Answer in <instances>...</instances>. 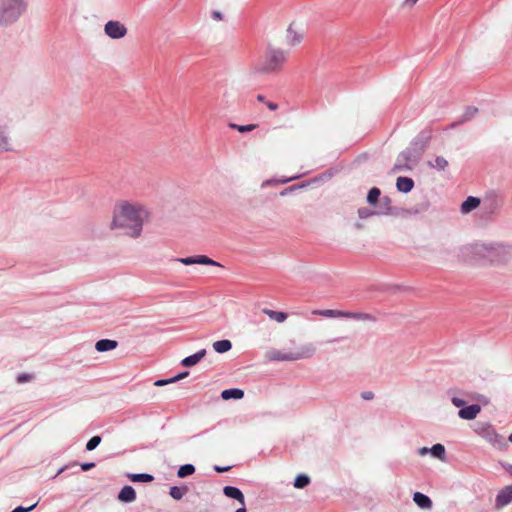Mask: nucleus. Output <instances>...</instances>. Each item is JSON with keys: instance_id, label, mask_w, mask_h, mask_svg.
I'll list each match as a JSON object with an SVG mask.
<instances>
[{"instance_id": "4468645a", "label": "nucleus", "mask_w": 512, "mask_h": 512, "mask_svg": "<svg viewBox=\"0 0 512 512\" xmlns=\"http://www.w3.org/2000/svg\"><path fill=\"white\" fill-rule=\"evenodd\" d=\"M342 318L354 319L357 321L375 322L376 317L369 313L343 311Z\"/></svg>"}, {"instance_id": "6e6552de", "label": "nucleus", "mask_w": 512, "mask_h": 512, "mask_svg": "<svg viewBox=\"0 0 512 512\" xmlns=\"http://www.w3.org/2000/svg\"><path fill=\"white\" fill-rule=\"evenodd\" d=\"M105 34L111 39H121L127 34V28L119 21H108L104 26Z\"/></svg>"}, {"instance_id": "c03bdc74", "label": "nucleus", "mask_w": 512, "mask_h": 512, "mask_svg": "<svg viewBox=\"0 0 512 512\" xmlns=\"http://www.w3.org/2000/svg\"><path fill=\"white\" fill-rule=\"evenodd\" d=\"M230 469V466H225V467H222V466H218V465H215L214 466V470L218 473H222V472H226Z\"/></svg>"}, {"instance_id": "58836bf2", "label": "nucleus", "mask_w": 512, "mask_h": 512, "mask_svg": "<svg viewBox=\"0 0 512 512\" xmlns=\"http://www.w3.org/2000/svg\"><path fill=\"white\" fill-rule=\"evenodd\" d=\"M36 505L37 504L35 503V504H33V505H31V506H29L27 508H24L22 506H18L14 510H12L11 512H30V511H32L36 507Z\"/></svg>"}, {"instance_id": "f704fd0d", "label": "nucleus", "mask_w": 512, "mask_h": 512, "mask_svg": "<svg viewBox=\"0 0 512 512\" xmlns=\"http://www.w3.org/2000/svg\"><path fill=\"white\" fill-rule=\"evenodd\" d=\"M170 496L176 500H180L183 495H184V492L182 491L181 488L177 487V486H173L170 488V492H169Z\"/></svg>"}, {"instance_id": "dca6fc26", "label": "nucleus", "mask_w": 512, "mask_h": 512, "mask_svg": "<svg viewBox=\"0 0 512 512\" xmlns=\"http://www.w3.org/2000/svg\"><path fill=\"white\" fill-rule=\"evenodd\" d=\"M303 39V32L297 31L295 24L292 23L287 29V41L291 45H297Z\"/></svg>"}, {"instance_id": "5fc2aeb1", "label": "nucleus", "mask_w": 512, "mask_h": 512, "mask_svg": "<svg viewBox=\"0 0 512 512\" xmlns=\"http://www.w3.org/2000/svg\"><path fill=\"white\" fill-rule=\"evenodd\" d=\"M506 470L512 475V465H508Z\"/></svg>"}, {"instance_id": "e433bc0d", "label": "nucleus", "mask_w": 512, "mask_h": 512, "mask_svg": "<svg viewBox=\"0 0 512 512\" xmlns=\"http://www.w3.org/2000/svg\"><path fill=\"white\" fill-rule=\"evenodd\" d=\"M32 375L30 374H26V373H22V374H19L17 376V382L18 383H25V382H28L32 379Z\"/></svg>"}, {"instance_id": "09e8293b", "label": "nucleus", "mask_w": 512, "mask_h": 512, "mask_svg": "<svg viewBox=\"0 0 512 512\" xmlns=\"http://www.w3.org/2000/svg\"><path fill=\"white\" fill-rule=\"evenodd\" d=\"M272 182H273L272 180H266V181H264V182L262 183V187H266V186H268V185H271V184H272Z\"/></svg>"}, {"instance_id": "2f4dec72", "label": "nucleus", "mask_w": 512, "mask_h": 512, "mask_svg": "<svg viewBox=\"0 0 512 512\" xmlns=\"http://www.w3.org/2000/svg\"><path fill=\"white\" fill-rule=\"evenodd\" d=\"M310 483V478L305 474L298 475L294 480V487L302 489Z\"/></svg>"}, {"instance_id": "2eb2a0df", "label": "nucleus", "mask_w": 512, "mask_h": 512, "mask_svg": "<svg viewBox=\"0 0 512 512\" xmlns=\"http://www.w3.org/2000/svg\"><path fill=\"white\" fill-rule=\"evenodd\" d=\"M136 499V492L132 486L126 485L124 486L119 494H118V500L123 503H131L135 501Z\"/></svg>"}, {"instance_id": "0eeeda50", "label": "nucleus", "mask_w": 512, "mask_h": 512, "mask_svg": "<svg viewBox=\"0 0 512 512\" xmlns=\"http://www.w3.org/2000/svg\"><path fill=\"white\" fill-rule=\"evenodd\" d=\"M473 431L498 449H503L506 446L504 438L488 422L475 423Z\"/></svg>"}, {"instance_id": "9b49d317", "label": "nucleus", "mask_w": 512, "mask_h": 512, "mask_svg": "<svg viewBox=\"0 0 512 512\" xmlns=\"http://www.w3.org/2000/svg\"><path fill=\"white\" fill-rule=\"evenodd\" d=\"M512 502V484L501 489L495 500V507L497 509H502L503 507L509 505Z\"/></svg>"}, {"instance_id": "c85d7f7f", "label": "nucleus", "mask_w": 512, "mask_h": 512, "mask_svg": "<svg viewBox=\"0 0 512 512\" xmlns=\"http://www.w3.org/2000/svg\"><path fill=\"white\" fill-rule=\"evenodd\" d=\"M128 478L133 482H151L154 479L147 473L128 474Z\"/></svg>"}, {"instance_id": "4c0bfd02", "label": "nucleus", "mask_w": 512, "mask_h": 512, "mask_svg": "<svg viewBox=\"0 0 512 512\" xmlns=\"http://www.w3.org/2000/svg\"><path fill=\"white\" fill-rule=\"evenodd\" d=\"M451 401H452L453 405L456 407L463 408L464 405L466 404L465 400H463L462 398L456 397V396L452 397Z\"/></svg>"}, {"instance_id": "6ab92c4d", "label": "nucleus", "mask_w": 512, "mask_h": 512, "mask_svg": "<svg viewBox=\"0 0 512 512\" xmlns=\"http://www.w3.org/2000/svg\"><path fill=\"white\" fill-rule=\"evenodd\" d=\"M413 501L422 509H431L432 508L431 499L427 495H425L421 492L414 493Z\"/></svg>"}, {"instance_id": "20e7f679", "label": "nucleus", "mask_w": 512, "mask_h": 512, "mask_svg": "<svg viewBox=\"0 0 512 512\" xmlns=\"http://www.w3.org/2000/svg\"><path fill=\"white\" fill-rule=\"evenodd\" d=\"M424 150V144L415 140L411 145L402 151L395 162L394 171L401 172L412 170L420 160Z\"/></svg>"}, {"instance_id": "79ce46f5", "label": "nucleus", "mask_w": 512, "mask_h": 512, "mask_svg": "<svg viewBox=\"0 0 512 512\" xmlns=\"http://www.w3.org/2000/svg\"><path fill=\"white\" fill-rule=\"evenodd\" d=\"M93 467H95V463H93V462L81 464V469L83 471H88V470L92 469Z\"/></svg>"}, {"instance_id": "a211bd4d", "label": "nucleus", "mask_w": 512, "mask_h": 512, "mask_svg": "<svg viewBox=\"0 0 512 512\" xmlns=\"http://www.w3.org/2000/svg\"><path fill=\"white\" fill-rule=\"evenodd\" d=\"M118 346V342L111 339H101L96 342L95 349L98 352H107L114 350Z\"/></svg>"}, {"instance_id": "cd10ccee", "label": "nucleus", "mask_w": 512, "mask_h": 512, "mask_svg": "<svg viewBox=\"0 0 512 512\" xmlns=\"http://www.w3.org/2000/svg\"><path fill=\"white\" fill-rule=\"evenodd\" d=\"M327 318H342L343 311L334 309L317 310L313 312Z\"/></svg>"}, {"instance_id": "c9c22d12", "label": "nucleus", "mask_w": 512, "mask_h": 512, "mask_svg": "<svg viewBox=\"0 0 512 512\" xmlns=\"http://www.w3.org/2000/svg\"><path fill=\"white\" fill-rule=\"evenodd\" d=\"M380 202H381V208L380 209H382L383 211L386 212V214H388L390 209H391V206H390L391 205V200H390V198L385 196V197H383L380 200Z\"/></svg>"}, {"instance_id": "6e6d98bb", "label": "nucleus", "mask_w": 512, "mask_h": 512, "mask_svg": "<svg viewBox=\"0 0 512 512\" xmlns=\"http://www.w3.org/2000/svg\"><path fill=\"white\" fill-rule=\"evenodd\" d=\"M508 440L512 442V433L509 435Z\"/></svg>"}, {"instance_id": "ea45409f", "label": "nucleus", "mask_w": 512, "mask_h": 512, "mask_svg": "<svg viewBox=\"0 0 512 512\" xmlns=\"http://www.w3.org/2000/svg\"><path fill=\"white\" fill-rule=\"evenodd\" d=\"M170 383H173V380L172 378H169V379H159L157 380L154 385L155 386H164L166 384H170Z\"/></svg>"}, {"instance_id": "9d476101", "label": "nucleus", "mask_w": 512, "mask_h": 512, "mask_svg": "<svg viewBox=\"0 0 512 512\" xmlns=\"http://www.w3.org/2000/svg\"><path fill=\"white\" fill-rule=\"evenodd\" d=\"M13 145L8 132L7 123L0 121V153L13 151Z\"/></svg>"}, {"instance_id": "b1692460", "label": "nucleus", "mask_w": 512, "mask_h": 512, "mask_svg": "<svg viewBox=\"0 0 512 512\" xmlns=\"http://www.w3.org/2000/svg\"><path fill=\"white\" fill-rule=\"evenodd\" d=\"M448 165H449L448 161L442 156H437L434 159V161L428 162L429 167L436 169L438 171H444L448 167Z\"/></svg>"}, {"instance_id": "473e14b6", "label": "nucleus", "mask_w": 512, "mask_h": 512, "mask_svg": "<svg viewBox=\"0 0 512 512\" xmlns=\"http://www.w3.org/2000/svg\"><path fill=\"white\" fill-rule=\"evenodd\" d=\"M229 127L237 130L240 133H246V132L253 131L257 127V125L256 124L238 125L235 123H230Z\"/></svg>"}, {"instance_id": "5701e85b", "label": "nucleus", "mask_w": 512, "mask_h": 512, "mask_svg": "<svg viewBox=\"0 0 512 512\" xmlns=\"http://www.w3.org/2000/svg\"><path fill=\"white\" fill-rule=\"evenodd\" d=\"M244 396V391L238 388H231L223 390L221 393V397L224 400H230V399H241Z\"/></svg>"}, {"instance_id": "49530a36", "label": "nucleus", "mask_w": 512, "mask_h": 512, "mask_svg": "<svg viewBox=\"0 0 512 512\" xmlns=\"http://www.w3.org/2000/svg\"><path fill=\"white\" fill-rule=\"evenodd\" d=\"M429 449H430V448H428V447H422V448H420V449L418 450V453H419V455L424 456V455H426V454L430 453V450H429Z\"/></svg>"}, {"instance_id": "1a4fd4ad", "label": "nucleus", "mask_w": 512, "mask_h": 512, "mask_svg": "<svg viewBox=\"0 0 512 512\" xmlns=\"http://www.w3.org/2000/svg\"><path fill=\"white\" fill-rule=\"evenodd\" d=\"M177 261L184 265L202 264V265L220 266V264L218 262L214 261L213 259H211L205 255H196V256L178 258Z\"/></svg>"}, {"instance_id": "a18cd8bd", "label": "nucleus", "mask_w": 512, "mask_h": 512, "mask_svg": "<svg viewBox=\"0 0 512 512\" xmlns=\"http://www.w3.org/2000/svg\"><path fill=\"white\" fill-rule=\"evenodd\" d=\"M265 104L268 107V109H270L271 111H275L278 108V105L271 101L265 102Z\"/></svg>"}, {"instance_id": "aec40b11", "label": "nucleus", "mask_w": 512, "mask_h": 512, "mask_svg": "<svg viewBox=\"0 0 512 512\" xmlns=\"http://www.w3.org/2000/svg\"><path fill=\"white\" fill-rule=\"evenodd\" d=\"M398 191L403 193L410 192L414 187V181L408 177H398L396 181Z\"/></svg>"}, {"instance_id": "37998d69", "label": "nucleus", "mask_w": 512, "mask_h": 512, "mask_svg": "<svg viewBox=\"0 0 512 512\" xmlns=\"http://www.w3.org/2000/svg\"><path fill=\"white\" fill-rule=\"evenodd\" d=\"M187 375H188V372H182V373L172 377L173 383L185 378Z\"/></svg>"}, {"instance_id": "f8f14e48", "label": "nucleus", "mask_w": 512, "mask_h": 512, "mask_svg": "<svg viewBox=\"0 0 512 512\" xmlns=\"http://www.w3.org/2000/svg\"><path fill=\"white\" fill-rule=\"evenodd\" d=\"M481 412V406L478 404H472L467 407H463L458 411V416L464 420H473Z\"/></svg>"}, {"instance_id": "72a5a7b5", "label": "nucleus", "mask_w": 512, "mask_h": 512, "mask_svg": "<svg viewBox=\"0 0 512 512\" xmlns=\"http://www.w3.org/2000/svg\"><path fill=\"white\" fill-rule=\"evenodd\" d=\"M101 443L100 436H93L86 444V449L88 451L94 450Z\"/></svg>"}, {"instance_id": "3c124183", "label": "nucleus", "mask_w": 512, "mask_h": 512, "mask_svg": "<svg viewBox=\"0 0 512 512\" xmlns=\"http://www.w3.org/2000/svg\"><path fill=\"white\" fill-rule=\"evenodd\" d=\"M235 512H247L246 507L241 505V507L238 508Z\"/></svg>"}, {"instance_id": "bb28decb", "label": "nucleus", "mask_w": 512, "mask_h": 512, "mask_svg": "<svg viewBox=\"0 0 512 512\" xmlns=\"http://www.w3.org/2000/svg\"><path fill=\"white\" fill-rule=\"evenodd\" d=\"M429 450H430V454L433 457H435L439 460L445 459L446 451H445V447L442 444H439V443L435 444Z\"/></svg>"}, {"instance_id": "4be33fe9", "label": "nucleus", "mask_w": 512, "mask_h": 512, "mask_svg": "<svg viewBox=\"0 0 512 512\" xmlns=\"http://www.w3.org/2000/svg\"><path fill=\"white\" fill-rule=\"evenodd\" d=\"M262 312L266 314L270 319L278 323H283L288 317V315L285 312L274 311L268 308H264Z\"/></svg>"}, {"instance_id": "f03ea898", "label": "nucleus", "mask_w": 512, "mask_h": 512, "mask_svg": "<svg viewBox=\"0 0 512 512\" xmlns=\"http://www.w3.org/2000/svg\"><path fill=\"white\" fill-rule=\"evenodd\" d=\"M27 8V0H0V27H7L17 22Z\"/></svg>"}, {"instance_id": "f257e3e1", "label": "nucleus", "mask_w": 512, "mask_h": 512, "mask_svg": "<svg viewBox=\"0 0 512 512\" xmlns=\"http://www.w3.org/2000/svg\"><path fill=\"white\" fill-rule=\"evenodd\" d=\"M149 216L150 213L144 205L121 202L113 211L110 228L123 229L127 236L138 238L141 236L144 222L148 220Z\"/></svg>"}, {"instance_id": "603ef678", "label": "nucleus", "mask_w": 512, "mask_h": 512, "mask_svg": "<svg viewBox=\"0 0 512 512\" xmlns=\"http://www.w3.org/2000/svg\"><path fill=\"white\" fill-rule=\"evenodd\" d=\"M297 178H298V176L290 177L289 179H286V180H284L282 182L286 183V182L292 181V180L297 179Z\"/></svg>"}, {"instance_id": "f3484780", "label": "nucleus", "mask_w": 512, "mask_h": 512, "mask_svg": "<svg viewBox=\"0 0 512 512\" xmlns=\"http://www.w3.org/2000/svg\"><path fill=\"white\" fill-rule=\"evenodd\" d=\"M206 355V350L202 349L193 355L187 356L181 361V365L184 367H192L199 363V361Z\"/></svg>"}, {"instance_id": "c756f323", "label": "nucleus", "mask_w": 512, "mask_h": 512, "mask_svg": "<svg viewBox=\"0 0 512 512\" xmlns=\"http://www.w3.org/2000/svg\"><path fill=\"white\" fill-rule=\"evenodd\" d=\"M380 194H381V191L379 188H377V187L371 188L367 195V202L370 205H375L377 203V201L379 200Z\"/></svg>"}, {"instance_id": "39448f33", "label": "nucleus", "mask_w": 512, "mask_h": 512, "mask_svg": "<svg viewBox=\"0 0 512 512\" xmlns=\"http://www.w3.org/2000/svg\"><path fill=\"white\" fill-rule=\"evenodd\" d=\"M315 347L313 344L308 343L299 346L295 351L284 352L277 349L267 351L266 358L270 361H297L301 359L311 358L315 354Z\"/></svg>"}, {"instance_id": "de8ad7c7", "label": "nucleus", "mask_w": 512, "mask_h": 512, "mask_svg": "<svg viewBox=\"0 0 512 512\" xmlns=\"http://www.w3.org/2000/svg\"><path fill=\"white\" fill-rule=\"evenodd\" d=\"M362 397L365 399V400H370L373 398V393L372 392H364L362 394Z\"/></svg>"}, {"instance_id": "a19ab883", "label": "nucleus", "mask_w": 512, "mask_h": 512, "mask_svg": "<svg viewBox=\"0 0 512 512\" xmlns=\"http://www.w3.org/2000/svg\"><path fill=\"white\" fill-rule=\"evenodd\" d=\"M211 17L215 20V21H222L223 20V14L220 12V11H212L211 13Z\"/></svg>"}, {"instance_id": "864d4df0", "label": "nucleus", "mask_w": 512, "mask_h": 512, "mask_svg": "<svg viewBox=\"0 0 512 512\" xmlns=\"http://www.w3.org/2000/svg\"><path fill=\"white\" fill-rule=\"evenodd\" d=\"M64 470H65V467L60 468L59 471L57 472V474L54 476V478L57 477L59 474H61Z\"/></svg>"}, {"instance_id": "423d86ee", "label": "nucleus", "mask_w": 512, "mask_h": 512, "mask_svg": "<svg viewBox=\"0 0 512 512\" xmlns=\"http://www.w3.org/2000/svg\"><path fill=\"white\" fill-rule=\"evenodd\" d=\"M286 61V52L281 49L269 47L261 63L254 67L256 73H273L279 71Z\"/></svg>"}, {"instance_id": "8fccbe9b", "label": "nucleus", "mask_w": 512, "mask_h": 512, "mask_svg": "<svg viewBox=\"0 0 512 512\" xmlns=\"http://www.w3.org/2000/svg\"><path fill=\"white\" fill-rule=\"evenodd\" d=\"M257 100H258L259 102H265V97H264L263 95H261V94H260V95H258V96H257Z\"/></svg>"}, {"instance_id": "a878e982", "label": "nucleus", "mask_w": 512, "mask_h": 512, "mask_svg": "<svg viewBox=\"0 0 512 512\" xmlns=\"http://www.w3.org/2000/svg\"><path fill=\"white\" fill-rule=\"evenodd\" d=\"M386 212L383 211L382 209H379V210H370L368 208H360L358 210V216L361 218V219H367V218H370L374 215H385Z\"/></svg>"}, {"instance_id": "393cba45", "label": "nucleus", "mask_w": 512, "mask_h": 512, "mask_svg": "<svg viewBox=\"0 0 512 512\" xmlns=\"http://www.w3.org/2000/svg\"><path fill=\"white\" fill-rule=\"evenodd\" d=\"M213 348L217 353L228 352L232 348L230 340H219L213 343Z\"/></svg>"}, {"instance_id": "ddd939ff", "label": "nucleus", "mask_w": 512, "mask_h": 512, "mask_svg": "<svg viewBox=\"0 0 512 512\" xmlns=\"http://www.w3.org/2000/svg\"><path fill=\"white\" fill-rule=\"evenodd\" d=\"M223 493L226 497L235 499L240 502L242 506H245V498L242 491L234 486H225Z\"/></svg>"}, {"instance_id": "412c9836", "label": "nucleus", "mask_w": 512, "mask_h": 512, "mask_svg": "<svg viewBox=\"0 0 512 512\" xmlns=\"http://www.w3.org/2000/svg\"><path fill=\"white\" fill-rule=\"evenodd\" d=\"M480 204V199L477 197L469 196L461 205L462 213H469L477 208Z\"/></svg>"}, {"instance_id": "7c9ffc66", "label": "nucleus", "mask_w": 512, "mask_h": 512, "mask_svg": "<svg viewBox=\"0 0 512 512\" xmlns=\"http://www.w3.org/2000/svg\"><path fill=\"white\" fill-rule=\"evenodd\" d=\"M195 472V467L192 464H185L180 466L178 469L177 475L180 478L187 477L189 475H192Z\"/></svg>"}, {"instance_id": "7ed1b4c3", "label": "nucleus", "mask_w": 512, "mask_h": 512, "mask_svg": "<svg viewBox=\"0 0 512 512\" xmlns=\"http://www.w3.org/2000/svg\"><path fill=\"white\" fill-rule=\"evenodd\" d=\"M474 251L497 262H506L512 255V247L503 242H478L474 244Z\"/></svg>"}]
</instances>
